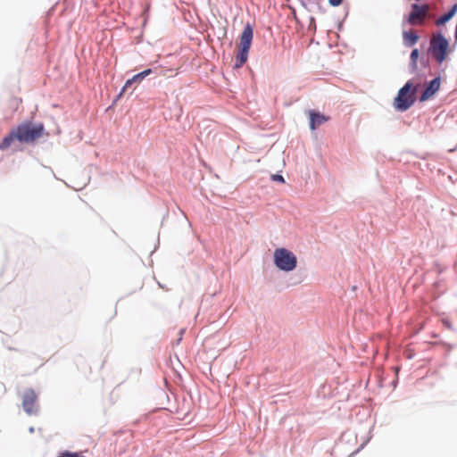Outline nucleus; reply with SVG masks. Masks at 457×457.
Returning a JSON list of instances; mask_svg holds the SVG:
<instances>
[{"label": "nucleus", "mask_w": 457, "mask_h": 457, "mask_svg": "<svg viewBox=\"0 0 457 457\" xmlns=\"http://www.w3.org/2000/svg\"><path fill=\"white\" fill-rule=\"evenodd\" d=\"M58 457H86L81 452L62 451Z\"/></svg>", "instance_id": "15"}, {"label": "nucleus", "mask_w": 457, "mask_h": 457, "mask_svg": "<svg viewBox=\"0 0 457 457\" xmlns=\"http://www.w3.org/2000/svg\"><path fill=\"white\" fill-rule=\"evenodd\" d=\"M420 58V50L418 48H413L410 54V62H409V72L411 74H417L419 71L418 67V60Z\"/></svg>", "instance_id": "13"}, {"label": "nucleus", "mask_w": 457, "mask_h": 457, "mask_svg": "<svg viewBox=\"0 0 457 457\" xmlns=\"http://www.w3.org/2000/svg\"><path fill=\"white\" fill-rule=\"evenodd\" d=\"M154 72V71L153 69L148 68L135 74L132 78L127 79L117 97L119 98L126 91L127 88L131 87L135 84L141 83L144 79H145L147 76L151 75Z\"/></svg>", "instance_id": "9"}, {"label": "nucleus", "mask_w": 457, "mask_h": 457, "mask_svg": "<svg viewBox=\"0 0 457 457\" xmlns=\"http://www.w3.org/2000/svg\"><path fill=\"white\" fill-rule=\"evenodd\" d=\"M273 262L275 266L282 271L289 272L297 266V258L295 254L287 248H278L273 253Z\"/></svg>", "instance_id": "5"}, {"label": "nucleus", "mask_w": 457, "mask_h": 457, "mask_svg": "<svg viewBox=\"0 0 457 457\" xmlns=\"http://www.w3.org/2000/svg\"><path fill=\"white\" fill-rule=\"evenodd\" d=\"M454 40H455V43H457V26H455V29H454Z\"/></svg>", "instance_id": "21"}, {"label": "nucleus", "mask_w": 457, "mask_h": 457, "mask_svg": "<svg viewBox=\"0 0 457 457\" xmlns=\"http://www.w3.org/2000/svg\"><path fill=\"white\" fill-rule=\"evenodd\" d=\"M344 0H328V3L331 6L337 7L339 6Z\"/></svg>", "instance_id": "18"}, {"label": "nucleus", "mask_w": 457, "mask_h": 457, "mask_svg": "<svg viewBox=\"0 0 457 457\" xmlns=\"http://www.w3.org/2000/svg\"><path fill=\"white\" fill-rule=\"evenodd\" d=\"M420 39V35L414 29L403 31V43L405 47H412Z\"/></svg>", "instance_id": "12"}, {"label": "nucleus", "mask_w": 457, "mask_h": 457, "mask_svg": "<svg viewBox=\"0 0 457 457\" xmlns=\"http://www.w3.org/2000/svg\"><path fill=\"white\" fill-rule=\"evenodd\" d=\"M37 395L32 388H26L22 395L23 411L29 416L37 415L39 407L37 404Z\"/></svg>", "instance_id": "7"}, {"label": "nucleus", "mask_w": 457, "mask_h": 457, "mask_svg": "<svg viewBox=\"0 0 457 457\" xmlns=\"http://www.w3.org/2000/svg\"><path fill=\"white\" fill-rule=\"evenodd\" d=\"M449 51V40L442 31H435L429 38L428 54H430L438 64H442L446 60Z\"/></svg>", "instance_id": "2"}, {"label": "nucleus", "mask_w": 457, "mask_h": 457, "mask_svg": "<svg viewBox=\"0 0 457 457\" xmlns=\"http://www.w3.org/2000/svg\"><path fill=\"white\" fill-rule=\"evenodd\" d=\"M420 85L415 84L411 79H409L399 90L394 99V108L397 112H406L409 110L417 100V93Z\"/></svg>", "instance_id": "1"}, {"label": "nucleus", "mask_w": 457, "mask_h": 457, "mask_svg": "<svg viewBox=\"0 0 457 457\" xmlns=\"http://www.w3.org/2000/svg\"><path fill=\"white\" fill-rule=\"evenodd\" d=\"M420 65L423 67V68H428L429 67V60L428 57L422 55L420 58Z\"/></svg>", "instance_id": "16"}, {"label": "nucleus", "mask_w": 457, "mask_h": 457, "mask_svg": "<svg viewBox=\"0 0 457 457\" xmlns=\"http://www.w3.org/2000/svg\"><path fill=\"white\" fill-rule=\"evenodd\" d=\"M29 433H34V431H35L34 427H30V428H29Z\"/></svg>", "instance_id": "22"}, {"label": "nucleus", "mask_w": 457, "mask_h": 457, "mask_svg": "<svg viewBox=\"0 0 457 457\" xmlns=\"http://www.w3.org/2000/svg\"><path fill=\"white\" fill-rule=\"evenodd\" d=\"M428 12L427 4L413 3L411 4V10L408 14L403 15V24L407 23L411 26H425L427 21L425 17Z\"/></svg>", "instance_id": "6"}, {"label": "nucleus", "mask_w": 457, "mask_h": 457, "mask_svg": "<svg viewBox=\"0 0 457 457\" xmlns=\"http://www.w3.org/2000/svg\"><path fill=\"white\" fill-rule=\"evenodd\" d=\"M441 85V76L438 75L432 79L430 81L426 82L424 85V88L421 91L419 101L420 103L426 102L431 97H433L440 89Z\"/></svg>", "instance_id": "8"}, {"label": "nucleus", "mask_w": 457, "mask_h": 457, "mask_svg": "<svg viewBox=\"0 0 457 457\" xmlns=\"http://www.w3.org/2000/svg\"><path fill=\"white\" fill-rule=\"evenodd\" d=\"M366 443H363L356 451H354L352 454H354L356 453H358L361 449H362L364 447Z\"/></svg>", "instance_id": "20"}, {"label": "nucleus", "mask_w": 457, "mask_h": 457, "mask_svg": "<svg viewBox=\"0 0 457 457\" xmlns=\"http://www.w3.org/2000/svg\"><path fill=\"white\" fill-rule=\"evenodd\" d=\"M184 331H185V329H184V328H182V329H180V330H179V334H180V336H182V334L184 333ZM181 339H182V337H179V338L177 340V345H179V344L180 343Z\"/></svg>", "instance_id": "19"}, {"label": "nucleus", "mask_w": 457, "mask_h": 457, "mask_svg": "<svg viewBox=\"0 0 457 457\" xmlns=\"http://www.w3.org/2000/svg\"><path fill=\"white\" fill-rule=\"evenodd\" d=\"M457 13V3L453 4L445 12L439 16L435 21V25L437 27L445 26L450 21Z\"/></svg>", "instance_id": "11"}, {"label": "nucleus", "mask_w": 457, "mask_h": 457, "mask_svg": "<svg viewBox=\"0 0 457 457\" xmlns=\"http://www.w3.org/2000/svg\"><path fill=\"white\" fill-rule=\"evenodd\" d=\"M253 37V29L249 23H247L240 35V42L234 64L235 68H241L246 62Z\"/></svg>", "instance_id": "4"}, {"label": "nucleus", "mask_w": 457, "mask_h": 457, "mask_svg": "<svg viewBox=\"0 0 457 457\" xmlns=\"http://www.w3.org/2000/svg\"><path fill=\"white\" fill-rule=\"evenodd\" d=\"M14 140H17V136L14 131V129H12L7 135H5L2 138L0 142V151L7 149Z\"/></svg>", "instance_id": "14"}, {"label": "nucleus", "mask_w": 457, "mask_h": 457, "mask_svg": "<svg viewBox=\"0 0 457 457\" xmlns=\"http://www.w3.org/2000/svg\"><path fill=\"white\" fill-rule=\"evenodd\" d=\"M309 117L311 130H315L319 126H320L328 120V117L325 116L321 112L315 110L310 111Z\"/></svg>", "instance_id": "10"}, {"label": "nucleus", "mask_w": 457, "mask_h": 457, "mask_svg": "<svg viewBox=\"0 0 457 457\" xmlns=\"http://www.w3.org/2000/svg\"><path fill=\"white\" fill-rule=\"evenodd\" d=\"M271 179L273 181L279 182V183H284L285 182L284 177L281 174H279V173H276V174L271 175Z\"/></svg>", "instance_id": "17"}, {"label": "nucleus", "mask_w": 457, "mask_h": 457, "mask_svg": "<svg viewBox=\"0 0 457 457\" xmlns=\"http://www.w3.org/2000/svg\"><path fill=\"white\" fill-rule=\"evenodd\" d=\"M17 136V141L23 144H30L41 137L45 133L43 123H33L27 120L14 128Z\"/></svg>", "instance_id": "3"}]
</instances>
